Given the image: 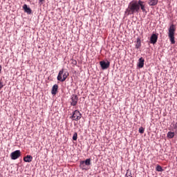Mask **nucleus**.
Listing matches in <instances>:
<instances>
[{
	"instance_id": "obj_1",
	"label": "nucleus",
	"mask_w": 177,
	"mask_h": 177,
	"mask_svg": "<svg viewBox=\"0 0 177 177\" xmlns=\"http://www.w3.org/2000/svg\"><path fill=\"white\" fill-rule=\"evenodd\" d=\"M140 9L143 13H147L145 1L133 0L129 3L127 8L124 11V15L125 16H131V15L139 13Z\"/></svg>"
},
{
	"instance_id": "obj_2",
	"label": "nucleus",
	"mask_w": 177,
	"mask_h": 177,
	"mask_svg": "<svg viewBox=\"0 0 177 177\" xmlns=\"http://www.w3.org/2000/svg\"><path fill=\"white\" fill-rule=\"evenodd\" d=\"M176 29L175 28V25L171 24L169 26L168 37L169 38V41H170L171 45L175 44V43L176 42L175 41V31H176Z\"/></svg>"
},
{
	"instance_id": "obj_3",
	"label": "nucleus",
	"mask_w": 177,
	"mask_h": 177,
	"mask_svg": "<svg viewBox=\"0 0 177 177\" xmlns=\"http://www.w3.org/2000/svg\"><path fill=\"white\" fill-rule=\"evenodd\" d=\"M69 74L68 72L65 71L64 69L62 68L61 71H59L57 80V81H60L61 82H64L66 80H67V77H68Z\"/></svg>"
},
{
	"instance_id": "obj_4",
	"label": "nucleus",
	"mask_w": 177,
	"mask_h": 177,
	"mask_svg": "<svg viewBox=\"0 0 177 177\" xmlns=\"http://www.w3.org/2000/svg\"><path fill=\"white\" fill-rule=\"evenodd\" d=\"M81 117H82V114L78 110H75L73 115L70 116V118L73 120V121H80L81 120Z\"/></svg>"
},
{
	"instance_id": "obj_5",
	"label": "nucleus",
	"mask_w": 177,
	"mask_h": 177,
	"mask_svg": "<svg viewBox=\"0 0 177 177\" xmlns=\"http://www.w3.org/2000/svg\"><path fill=\"white\" fill-rule=\"evenodd\" d=\"M88 165H91V158H87L85 160L80 161V167L81 169L86 170V167H88Z\"/></svg>"
},
{
	"instance_id": "obj_6",
	"label": "nucleus",
	"mask_w": 177,
	"mask_h": 177,
	"mask_svg": "<svg viewBox=\"0 0 177 177\" xmlns=\"http://www.w3.org/2000/svg\"><path fill=\"white\" fill-rule=\"evenodd\" d=\"M21 156L20 150H16L10 153L11 160H17Z\"/></svg>"
},
{
	"instance_id": "obj_7",
	"label": "nucleus",
	"mask_w": 177,
	"mask_h": 177,
	"mask_svg": "<svg viewBox=\"0 0 177 177\" xmlns=\"http://www.w3.org/2000/svg\"><path fill=\"white\" fill-rule=\"evenodd\" d=\"M77 103H78V95L73 94L71 97V106H77Z\"/></svg>"
},
{
	"instance_id": "obj_8",
	"label": "nucleus",
	"mask_w": 177,
	"mask_h": 177,
	"mask_svg": "<svg viewBox=\"0 0 177 177\" xmlns=\"http://www.w3.org/2000/svg\"><path fill=\"white\" fill-rule=\"evenodd\" d=\"M100 65L102 70H107L110 67V62L107 61L106 62V61H101L100 62Z\"/></svg>"
},
{
	"instance_id": "obj_9",
	"label": "nucleus",
	"mask_w": 177,
	"mask_h": 177,
	"mask_svg": "<svg viewBox=\"0 0 177 177\" xmlns=\"http://www.w3.org/2000/svg\"><path fill=\"white\" fill-rule=\"evenodd\" d=\"M158 39V35L156 33H153L150 37L149 42L150 44H157V40Z\"/></svg>"
},
{
	"instance_id": "obj_10",
	"label": "nucleus",
	"mask_w": 177,
	"mask_h": 177,
	"mask_svg": "<svg viewBox=\"0 0 177 177\" xmlns=\"http://www.w3.org/2000/svg\"><path fill=\"white\" fill-rule=\"evenodd\" d=\"M23 9L24 10V12L28 13V15H31V13H32V10H31V8H30V7H28L27 4H24L23 6Z\"/></svg>"
},
{
	"instance_id": "obj_11",
	"label": "nucleus",
	"mask_w": 177,
	"mask_h": 177,
	"mask_svg": "<svg viewBox=\"0 0 177 177\" xmlns=\"http://www.w3.org/2000/svg\"><path fill=\"white\" fill-rule=\"evenodd\" d=\"M144 66H145V59H143V57H140L138 59V68H143Z\"/></svg>"
},
{
	"instance_id": "obj_12",
	"label": "nucleus",
	"mask_w": 177,
	"mask_h": 177,
	"mask_svg": "<svg viewBox=\"0 0 177 177\" xmlns=\"http://www.w3.org/2000/svg\"><path fill=\"white\" fill-rule=\"evenodd\" d=\"M57 89H59V86L57 84H54L51 90L52 95H56V93H57Z\"/></svg>"
},
{
	"instance_id": "obj_13",
	"label": "nucleus",
	"mask_w": 177,
	"mask_h": 177,
	"mask_svg": "<svg viewBox=\"0 0 177 177\" xmlns=\"http://www.w3.org/2000/svg\"><path fill=\"white\" fill-rule=\"evenodd\" d=\"M24 161L25 162H31L32 161V157L30 155H27L24 158Z\"/></svg>"
},
{
	"instance_id": "obj_14",
	"label": "nucleus",
	"mask_w": 177,
	"mask_h": 177,
	"mask_svg": "<svg viewBox=\"0 0 177 177\" xmlns=\"http://www.w3.org/2000/svg\"><path fill=\"white\" fill-rule=\"evenodd\" d=\"M158 3V0H149L148 4L149 6H156Z\"/></svg>"
},
{
	"instance_id": "obj_15",
	"label": "nucleus",
	"mask_w": 177,
	"mask_h": 177,
	"mask_svg": "<svg viewBox=\"0 0 177 177\" xmlns=\"http://www.w3.org/2000/svg\"><path fill=\"white\" fill-rule=\"evenodd\" d=\"M140 46H142V42L140 40V38H137V43L136 44V49H139V48H140Z\"/></svg>"
},
{
	"instance_id": "obj_16",
	"label": "nucleus",
	"mask_w": 177,
	"mask_h": 177,
	"mask_svg": "<svg viewBox=\"0 0 177 177\" xmlns=\"http://www.w3.org/2000/svg\"><path fill=\"white\" fill-rule=\"evenodd\" d=\"M174 136H175L174 132L169 131L167 133V138H169V139H172Z\"/></svg>"
},
{
	"instance_id": "obj_17",
	"label": "nucleus",
	"mask_w": 177,
	"mask_h": 177,
	"mask_svg": "<svg viewBox=\"0 0 177 177\" xmlns=\"http://www.w3.org/2000/svg\"><path fill=\"white\" fill-rule=\"evenodd\" d=\"M156 171H157L158 172H162L164 171V169L160 165H158L156 167Z\"/></svg>"
},
{
	"instance_id": "obj_18",
	"label": "nucleus",
	"mask_w": 177,
	"mask_h": 177,
	"mask_svg": "<svg viewBox=\"0 0 177 177\" xmlns=\"http://www.w3.org/2000/svg\"><path fill=\"white\" fill-rule=\"evenodd\" d=\"M138 132L140 133H145V128H143V127H140L138 129Z\"/></svg>"
},
{
	"instance_id": "obj_19",
	"label": "nucleus",
	"mask_w": 177,
	"mask_h": 177,
	"mask_svg": "<svg viewBox=\"0 0 177 177\" xmlns=\"http://www.w3.org/2000/svg\"><path fill=\"white\" fill-rule=\"evenodd\" d=\"M78 139V134L77 132L74 133L73 136V140H77Z\"/></svg>"
},
{
	"instance_id": "obj_20",
	"label": "nucleus",
	"mask_w": 177,
	"mask_h": 177,
	"mask_svg": "<svg viewBox=\"0 0 177 177\" xmlns=\"http://www.w3.org/2000/svg\"><path fill=\"white\" fill-rule=\"evenodd\" d=\"M71 60H72V64H73V67L75 66H77V60L73 59H72Z\"/></svg>"
},
{
	"instance_id": "obj_21",
	"label": "nucleus",
	"mask_w": 177,
	"mask_h": 177,
	"mask_svg": "<svg viewBox=\"0 0 177 177\" xmlns=\"http://www.w3.org/2000/svg\"><path fill=\"white\" fill-rule=\"evenodd\" d=\"M3 86V82H0V89H2Z\"/></svg>"
},
{
	"instance_id": "obj_22",
	"label": "nucleus",
	"mask_w": 177,
	"mask_h": 177,
	"mask_svg": "<svg viewBox=\"0 0 177 177\" xmlns=\"http://www.w3.org/2000/svg\"><path fill=\"white\" fill-rule=\"evenodd\" d=\"M45 0H39V3H41V4H42V3H44V1Z\"/></svg>"
},
{
	"instance_id": "obj_23",
	"label": "nucleus",
	"mask_w": 177,
	"mask_h": 177,
	"mask_svg": "<svg viewBox=\"0 0 177 177\" xmlns=\"http://www.w3.org/2000/svg\"><path fill=\"white\" fill-rule=\"evenodd\" d=\"M126 176L127 177H132V176L131 174L128 176V174H126Z\"/></svg>"
},
{
	"instance_id": "obj_24",
	"label": "nucleus",
	"mask_w": 177,
	"mask_h": 177,
	"mask_svg": "<svg viewBox=\"0 0 177 177\" xmlns=\"http://www.w3.org/2000/svg\"><path fill=\"white\" fill-rule=\"evenodd\" d=\"M2 71V66L0 65V73Z\"/></svg>"
}]
</instances>
